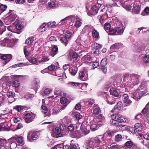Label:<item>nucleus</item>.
<instances>
[{
    "label": "nucleus",
    "instance_id": "obj_11",
    "mask_svg": "<svg viewBox=\"0 0 149 149\" xmlns=\"http://www.w3.org/2000/svg\"><path fill=\"white\" fill-rule=\"evenodd\" d=\"M123 104L122 102H118L112 110L111 112L114 113L115 112L116 113H118L119 110L123 109Z\"/></svg>",
    "mask_w": 149,
    "mask_h": 149
},
{
    "label": "nucleus",
    "instance_id": "obj_22",
    "mask_svg": "<svg viewBox=\"0 0 149 149\" xmlns=\"http://www.w3.org/2000/svg\"><path fill=\"white\" fill-rule=\"evenodd\" d=\"M140 9L141 8L140 6L137 5L135 6L132 9V14H139Z\"/></svg>",
    "mask_w": 149,
    "mask_h": 149
},
{
    "label": "nucleus",
    "instance_id": "obj_36",
    "mask_svg": "<svg viewBox=\"0 0 149 149\" xmlns=\"http://www.w3.org/2000/svg\"><path fill=\"white\" fill-rule=\"evenodd\" d=\"M58 128L62 131L63 133H64L67 129V126L65 124H63L60 125Z\"/></svg>",
    "mask_w": 149,
    "mask_h": 149
},
{
    "label": "nucleus",
    "instance_id": "obj_37",
    "mask_svg": "<svg viewBox=\"0 0 149 149\" xmlns=\"http://www.w3.org/2000/svg\"><path fill=\"white\" fill-rule=\"evenodd\" d=\"M7 38H5L3 40H0V46L4 47L7 45Z\"/></svg>",
    "mask_w": 149,
    "mask_h": 149
},
{
    "label": "nucleus",
    "instance_id": "obj_3",
    "mask_svg": "<svg viewBox=\"0 0 149 149\" xmlns=\"http://www.w3.org/2000/svg\"><path fill=\"white\" fill-rule=\"evenodd\" d=\"M91 34L93 37H98L99 35V32L91 25L85 26L81 33V36L82 34L84 35L82 36H86L90 37Z\"/></svg>",
    "mask_w": 149,
    "mask_h": 149
},
{
    "label": "nucleus",
    "instance_id": "obj_9",
    "mask_svg": "<svg viewBox=\"0 0 149 149\" xmlns=\"http://www.w3.org/2000/svg\"><path fill=\"white\" fill-rule=\"evenodd\" d=\"M107 58H104L102 59L100 63V70L105 74L107 72V68L106 66L107 64Z\"/></svg>",
    "mask_w": 149,
    "mask_h": 149
},
{
    "label": "nucleus",
    "instance_id": "obj_17",
    "mask_svg": "<svg viewBox=\"0 0 149 149\" xmlns=\"http://www.w3.org/2000/svg\"><path fill=\"white\" fill-rule=\"evenodd\" d=\"M139 91H140L139 89H137L135 91L131 93V97L133 98L134 99H137V100L138 99H140V96L139 95Z\"/></svg>",
    "mask_w": 149,
    "mask_h": 149
},
{
    "label": "nucleus",
    "instance_id": "obj_13",
    "mask_svg": "<svg viewBox=\"0 0 149 149\" xmlns=\"http://www.w3.org/2000/svg\"><path fill=\"white\" fill-rule=\"evenodd\" d=\"M35 117L34 114H32V116L30 113H27L24 116L25 121L26 123H28L32 121Z\"/></svg>",
    "mask_w": 149,
    "mask_h": 149
},
{
    "label": "nucleus",
    "instance_id": "obj_18",
    "mask_svg": "<svg viewBox=\"0 0 149 149\" xmlns=\"http://www.w3.org/2000/svg\"><path fill=\"white\" fill-rule=\"evenodd\" d=\"M40 82V80L39 79L36 78L34 79L32 85V87L33 89L36 90L39 88Z\"/></svg>",
    "mask_w": 149,
    "mask_h": 149
},
{
    "label": "nucleus",
    "instance_id": "obj_25",
    "mask_svg": "<svg viewBox=\"0 0 149 149\" xmlns=\"http://www.w3.org/2000/svg\"><path fill=\"white\" fill-rule=\"evenodd\" d=\"M48 111V109L47 107L45 106L42 105L41 106V111L44 113L45 114V115L47 116H49L51 113H47Z\"/></svg>",
    "mask_w": 149,
    "mask_h": 149
},
{
    "label": "nucleus",
    "instance_id": "obj_40",
    "mask_svg": "<svg viewBox=\"0 0 149 149\" xmlns=\"http://www.w3.org/2000/svg\"><path fill=\"white\" fill-rule=\"evenodd\" d=\"M7 6L1 4L0 5V15L1 14L7 9Z\"/></svg>",
    "mask_w": 149,
    "mask_h": 149
},
{
    "label": "nucleus",
    "instance_id": "obj_16",
    "mask_svg": "<svg viewBox=\"0 0 149 149\" xmlns=\"http://www.w3.org/2000/svg\"><path fill=\"white\" fill-rule=\"evenodd\" d=\"M17 40V39H16L15 38L11 39V38H7V46L8 47H13Z\"/></svg>",
    "mask_w": 149,
    "mask_h": 149
},
{
    "label": "nucleus",
    "instance_id": "obj_41",
    "mask_svg": "<svg viewBox=\"0 0 149 149\" xmlns=\"http://www.w3.org/2000/svg\"><path fill=\"white\" fill-rule=\"evenodd\" d=\"M97 121L100 122H103L105 121V118L102 114H100L97 116Z\"/></svg>",
    "mask_w": 149,
    "mask_h": 149
},
{
    "label": "nucleus",
    "instance_id": "obj_27",
    "mask_svg": "<svg viewBox=\"0 0 149 149\" xmlns=\"http://www.w3.org/2000/svg\"><path fill=\"white\" fill-rule=\"evenodd\" d=\"M75 17L73 15L68 16V17H66L64 19H62L61 20V23L60 24L61 25V24H64L65 23V20H68L69 19H71V21H74L75 19Z\"/></svg>",
    "mask_w": 149,
    "mask_h": 149
},
{
    "label": "nucleus",
    "instance_id": "obj_6",
    "mask_svg": "<svg viewBox=\"0 0 149 149\" xmlns=\"http://www.w3.org/2000/svg\"><path fill=\"white\" fill-rule=\"evenodd\" d=\"M100 4H97L93 6L91 10L87 13L89 16L92 17L96 15L98 12Z\"/></svg>",
    "mask_w": 149,
    "mask_h": 149
},
{
    "label": "nucleus",
    "instance_id": "obj_42",
    "mask_svg": "<svg viewBox=\"0 0 149 149\" xmlns=\"http://www.w3.org/2000/svg\"><path fill=\"white\" fill-rule=\"evenodd\" d=\"M59 109L56 107L54 108L52 110V113L53 115H57L59 113Z\"/></svg>",
    "mask_w": 149,
    "mask_h": 149
},
{
    "label": "nucleus",
    "instance_id": "obj_5",
    "mask_svg": "<svg viewBox=\"0 0 149 149\" xmlns=\"http://www.w3.org/2000/svg\"><path fill=\"white\" fill-rule=\"evenodd\" d=\"M11 140L13 141H15L18 146H22L24 143V141L23 137L22 136L15 135L11 138Z\"/></svg>",
    "mask_w": 149,
    "mask_h": 149
},
{
    "label": "nucleus",
    "instance_id": "obj_29",
    "mask_svg": "<svg viewBox=\"0 0 149 149\" xmlns=\"http://www.w3.org/2000/svg\"><path fill=\"white\" fill-rule=\"evenodd\" d=\"M7 95L9 98H12V101L10 102L12 103L15 101V98L14 97L15 96V94L13 92L10 91L8 92L7 93Z\"/></svg>",
    "mask_w": 149,
    "mask_h": 149
},
{
    "label": "nucleus",
    "instance_id": "obj_8",
    "mask_svg": "<svg viewBox=\"0 0 149 149\" xmlns=\"http://www.w3.org/2000/svg\"><path fill=\"white\" fill-rule=\"evenodd\" d=\"M0 57L3 60L2 62L5 65L12 59V55L10 54H3Z\"/></svg>",
    "mask_w": 149,
    "mask_h": 149
},
{
    "label": "nucleus",
    "instance_id": "obj_48",
    "mask_svg": "<svg viewBox=\"0 0 149 149\" xmlns=\"http://www.w3.org/2000/svg\"><path fill=\"white\" fill-rule=\"evenodd\" d=\"M12 86L15 88H17L19 85V81L17 80H15L13 81L12 83Z\"/></svg>",
    "mask_w": 149,
    "mask_h": 149
},
{
    "label": "nucleus",
    "instance_id": "obj_55",
    "mask_svg": "<svg viewBox=\"0 0 149 149\" xmlns=\"http://www.w3.org/2000/svg\"><path fill=\"white\" fill-rule=\"evenodd\" d=\"M122 136L119 134H118L116 135L115 136V139L116 140L118 141H119L122 139Z\"/></svg>",
    "mask_w": 149,
    "mask_h": 149
},
{
    "label": "nucleus",
    "instance_id": "obj_15",
    "mask_svg": "<svg viewBox=\"0 0 149 149\" xmlns=\"http://www.w3.org/2000/svg\"><path fill=\"white\" fill-rule=\"evenodd\" d=\"M123 101L126 106L130 105L132 102L129 99L128 95L127 94H124L123 95Z\"/></svg>",
    "mask_w": 149,
    "mask_h": 149
},
{
    "label": "nucleus",
    "instance_id": "obj_32",
    "mask_svg": "<svg viewBox=\"0 0 149 149\" xmlns=\"http://www.w3.org/2000/svg\"><path fill=\"white\" fill-rule=\"evenodd\" d=\"M146 46L143 44L139 45L135 47L136 52H140L141 50H143Z\"/></svg>",
    "mask_w": 149,
    "mask_h": 149
},
{
    "label": "nucleus",
    "instance_id": "obj_35",
    "mask_svg": "<svg viewBox=\"0 0 149 149\" xmlns=\"http://www.w3.org/2000/svg\"><path fill=\"white\" fill-rule=\"evenodd\" d=\"M9 13H10L9 16L10 18H12V20H14L17 17V15L15 13L14 11L10 10V12L9 13Z\"/></svg>",
    "mask_w": 149,
    "mask_h": 149
},
{
    "label": "nucleus",
    "instance_id": "obj_30",
    "mask_svg": "<svg viewBox=\"0 0 149 149\" xmlns=\"http://www.w3.org/2000/svg\"><path fill=\"white\" fill-rule=\"evenodd\" d=\"M57 47L56 46H53L52 48V52H51V55L54 56L58 52Z\"/></svg>",
    "mask_w": 149,
    "mask_h": 149
},
{
    "label": "nucleus",
    "instance_id": "obj_26",
    "mask_svg": "<svg viewBox=\"0 0 149 149\" xmlns=\"http://www.w3.org/2000/svg\"><path fill=\"white\" fill-rule=\"evenodd\" d=\"M116 35H121L124 32V29L123 27L119 26L117 27L115 29Z\"/></svg>",
    "mask_w": 149,
    "mask_h": 149
},
{
    "label": "nucleus",
    "instance_id": "obj_62",
    "mask_svg": "<svg viewBox=\"0 0 149 149\" xmlns=\"http://www.w3.org/2000/svg\"><path fill=\"white\" fill-rule=\"evenodd\" d=\"M69 71L70 73L73 76L75 75L77 72L76 70L72 69H69Z\"/></svg>",
    "mask_w": 149,
    "mask_h": 149
},
{
    "label": "nucleus",
    "instance_id": "obj_24",
    "mask_svg": "<svg viewBox=\"0 0 149 149\" xmlns=\"http://www.w3.org/2000/svg\"><path fill=\"white\" fill-rule=\"evenodd\" d=\"M101 112L100 109L97 104H94L93 109V113L94 114L97 115Z\"/></svg>",
    "mask_w": 149,
    "mask_h": 149
},
{
    "label": "nucleus",
    "instance_id": "obj_12",
    "mask_svg": "<svg viewBox=\"0 0 149 149\" xmlns=\"http://www.w3.org/2000/svg\"><path fill=\"white\" fill-rule=\"evenodd\" d=\"M109 91L111 95L117 97H120L122 94V93L118 92L114 88H111Z\"/></svg>",
    "mask_w": 149,
    "mask_h": 149
},
{
    "label": "nucleus",
    "instance_id": "obj_64",
    "mask_svg": "<svg viewBox=\"0 0 149 149\" xmlns=\"http://www.w3.org/2000/svg\"><path fill=\"white\" fill-rule=\"evenodd\" d=\"M74 116L76 119L78 120H80L82 117V116L80 115V113H77L75 114Z\"/></svg>",
    "mask_w": 149,
    "mask_h": 149
},
{
    "label": "nucleus",
    "instance_id": "obj_51",
    "mask_svg": "<svg viewBox=\"0 0 149 149\" xmlns=\"http://www.w3.org/2000/svg\"><path fill=\"white\" fill-rule=\"evenodd\" d=\"M29 61L33 64H36L37 63L38 60L36 58L32 57L31 58H30Z\"/></svg>",
    "mask_w": 149,
    "mask_h": 149
},
{
    "label": "nucleus",
    "instance_id": "obj_2",
    "mask_svg": "<svg viewBox=\"0 0 149 149\" xmlns=\"http://www.w3.org/2000/svg\"><path fill=\"white\" fill-rule=\"evenodd\" d=\"M123 80L124 81H125L131 87L135 85H137L139 84L141 79L140 75L136 74H124Z\"/></svg>",
    "mask_w": 149,
    "mask_h": 149
},
{
    "label": "nucleus",
    "instance_id": "obj_38",
    "mask_svg": "<svg viewBox=\"0 0 149 149\" xmlns=\"http://www.w3.org/2000/svg\"><path fill=\"white\" fill-rule=\"evenodd\" d=\"M75 134L77 137L78 138H80L84 136V134H83L81 130L79 131H75Z\"/></svg>",
    "mask_w": 149,
    "mask_h": 149
},
{
    "label": "nucleus",
    "instance_id": "obj_19",
    "mask_svg": "<svg viewBox=\"0 0 149 149\" xmlns=\"http://www.w3.org/2000/svg\"><path fill=\"white\" fill-rule=\"evenodd\" d=\"M27 138L29 139H31L33 140H36L38 138V136L35 133L29 132L28 134Z\"/></svg>",
    "mask_w": 149,
    "mask_h": 149
},
{
    "label": "nucleus",
    "instance_id": "obj_52",
    "mask_svg": "<svg viewBox=\"0 0 149 149\" xmlns=\"http://www.w3.org/2000/svg\"><path fill=\"white\" fill-rule=\"evenodd\" d=\"M110 146L111 149H118V145L115 143L111 144Z\"/></svg>",
    "mask_w": 149,
    "mask_h": 149
},
{
    "label": "nucleus",
    "instance_id": "obj_39",
    "mask_svg": "<svg viewBox=\"0 0 149 149\" xmlns=\"http://www.w3.org/2000/svg\"><path fill=\"white\" fill-rule=\"evenodd\" d=\"M47 27L50 28H54L56 25V23L54 22H53L52 23L49 22L47 23Z\"/></svg>",
    "mask_w": 149,
    "mask_h": 149
},
{
    "label": "nucleus",
    "instance_id": "obj_61",
    "mask_svg": "<svg viewBox=\"0 0 149 149\" xmlns=\"http://www.w3.org/2000/svg\"><path fill=\"white\" fill-rule=\"evenodd\" d=\"M67 99L66 97H63L61 99L60 102L62 104H64L67 102Z\"/></svg>",
    "mask_w": 149,
    "mask_h": 149
},
{
    "label": "nucleus",
    "instance_id": "obj_56",
    "mask_svg": "<svg viewBox=\"0 0 149 149\" xmlns=\"http://www.w3.org/2000/svg\"><path fill=\"white\" fill-rule=\"evenodd\" d=\"M70 56H72L73 58H77L78 57V54L74 52H72L71 53H70Z\"/></svg>",
    "mask_w": 149,
    "mask_h": 149
},
{
    "label": "nucleus",
    "instance_id": "obj_45",
    "mask_svg": "<svg viewBox=\"0 0 149 149\" xmlns=\"http://www.w3.org/2000/svg\"><path fill=\"white\" fill-rule=\"evenodd\" d=\"M133 144V143L131 141H128L125 144V146L128 148H130Z\"/></svg>",
    "mask_w": 149,
    "mask_h": 149
},
{
    "label": "nucleus",
    "instance_id": "obj_28",
    "mask_svg": "<svg viewBox=\"0 0 149 149\" xmlns=\"http://www.w3.org/2000/svg\"><path fill=\"white\" fill-rule=\"evenodd\" d=\"M115 86L114 84H113L112 83L108 82L104 86V89L105 91H107L109 88H113Z\"/></svg>",
    "mask_w": 149,
    "mask_h": 149
},
{
    "label": "nucleus",
    "instance_id": "obj_31",
    "mask_svg": "<svg viewBox=\"0 0 149 149\" xmlns=\"http://www.w3.org/2000/svg\"><path fill=\"white\" fill-rule=\"evenodd\" d=\"M85 73L84 71L81 70L79 72L78 77L80 80L84 81L86 80V79L85 78Z\"/></svg>",
    "mask_w": 149,
    "mask_h": 149
},
{
    "label": "nucleus",
    "instance_id": "obj_46",
    "mask_svg": "<svg viewBox=\"0 0 149 149\" xmlns=\"http://www.w3.org/2000/svg\"><path fill=\"white\" fill-rule=\"evenodd\" d=\"M109 35H116V29H110L109 30Z\"/></svg>",
    "mask_w": 149,
    "mask_h": 149
},
{
    "label": "nucleus",
    "instance_id": "obj_59",
    "mask_svg": "<svg viewBox=\"0 0 149 149\" xmlns=\"http://www.w3.org/2000/svg\"><path fill=\"white\" fill-rule=\"evenodd\" d=\"M52 90L49 88H46L44 91V93L46 95H49Z\"/></svg>",
    "mask_w": 149,
    "mask_h": 149
},
{
    "label": "nucleus",
    "instance_id": "obj_33",
    "mask_svg": "<svg viewBox=\"0 0 149 149\" xmlns=\"http://www.w3.org/2000/svg\"><path fill=\"white\" fill-rule=\"evenodd\" d=\"M141 112L143 114H145L147 113L149 115V102L142 110Z\"/></svg>",
    "mask_w": 149,
    "mask_h": 149
},
{
    "label": "nucleus",
    "instance_id": "obj_63",
    "mask_svg": "<svg viewBox=\"0 0 149 149\" xmlns=\"http://www.w3.org/2000/svg\"><path fill=\"white\" fill-rule=\"evenodd\" d=\"M101 46L99 44H97L96 42L94 43V48L96 49H99L101 47Z\"/></svg>",
    "mask_w": 149,
    "mask_h": 149
},
{
    "label": "nucleus",
    "instance_id": "obj_21",
    "mask_svg": "<svg viewBox=\"0 0 149 149\" xmlns=\"http://www.w3.org/2000/svg\"><path fill=\"white\" fill-rule=\"evenodd\" d=\"M47 23H43L38 29V31L40 32L45 31L47 29Z\"/></svg>",
    "mask_w": 149,
    "mask_h": 149
},
{
    "label": "nucleus",
    "instance_id": "obj_60",
    "mask_svg": "<svg viewBox=\"0 0 149 149\" xmlns=\"http://www.w3.org/2000/svg\"><path fill=\"white\" fill-rule=\"evenodd\" d=\"M9 127H3L0 125V131H9L10 130Z\"/></svg>",
    "mask_w": 149,
    "mask_h": 149
},
{
    "label": "nucleus",
    "instance_id": "obj_50",
    "mask_svg": "<svg viewBox=\"0 0 149 149\" xmlns=\"http://www.w3.org/2000/svg\"><path fill=\"white\" fill-rule=\"evenodd\" d=\"M33 38H28L25 41V43L27 45H30L33 40Z\"/></svg>",
    "mask_w": 149,
    "mask_h": 149
},
{
    "label": "nucleus",
    "instance_id": "obj_47",
    "mask_svg": "<svg viewBox=\"0 0 149 149\" xmlns=\"http://www.w3.org/2000/svg\"><path fill=\"white\" fill-rule=\"evenodd\" d=\"M98 129V126L95 124L91 125L90 127L91 130L92 131H94Z\"/></svg>",
    "mask_w": 149,
    "mask_h": 149
},
{
    "label": "nucleus",
    "instance_id": "obj_49",
    "mask_svg": "<svg viewBox=\"0 0 149 149\" xmlns=\"http://www.w3.org/2000/svg\"><path fill=\"white\" fill-rule=\"evenodd\" d=\"M63 124H68L70 122L69 119L68 118V117H65L63 120Z\"/></svg>",
    "mask_w": 149,
    "mask_h": 149
},
{
    "label": "nucleus",
    "instance_id": "obj_7",
    "mask_svg": "<svg viewBox=\"0 0 149 149\" xmlns=\"http://www.w3.org/2000/svg\"><path fill=\"white\" fill-rule=\"evenodd\" d=\"M66 85L68 86L69 87H71L72 86H81V89L85 90L88 84L87 83L83 84L81 83H77L75 82H70L66 83Z\"/></svg>",
    "mask_w": 149,
    "mask_h": 149
},
{
    "label": "nucleus",
    "instance_id": "obj_43",
    "mask_svg": "<svg viewBox=\"0 0 149 149\" xmlns=\"http://www.w3.org/2000/svg\"><path fill=\"white\" fill-rule=\"evenodd\" d=\"M126 1L124 2V3L122 5L123 7L127 11H130L131 10L132 6L130 5H126L125 3Z\"/></svg>",
    "mask_w": 149,
    "mask_h": 149
},
{
    "label": "nucleus",
    "instance_id": "obj_57",
    "mask_svg": "<svg viewBox=\"0 0 149 149\" xmlns=\"http://www.w3.org/2000/svg\"><path fill=\"white\" fill-rule=\"evenodd\" d=\"M143 61L146 63H149V56L146 55L143 57Z\"/></svg>",
    "mask_w": 149,
    "mask_h": 149
},
{
    "label": "nucleus",
    "instance_id": "obj_20",
    "mask_svg": "<svg viewBox=\"0 0 149 149\" xmlns=\"http://www.w3.org/2000/svg\"><path fill=\"white\" fill-rule=\"evenodd\" d=\"M120 47V44L118 43H115L112 45L110 49V51L111 52H116Z\"/></svg>",
    "mask_w": 149,
    "mask_h": 149
},
{
    "label": "nucleus",
    "instance_id": "obj_23",
    "mask_svg": "<svg viewBox=\"0 0 149 149\" xmlns=\"http://www.w3.org/2000/svg\"><path fill=\"white\" fill-rule=\"evenodd\" d=\"M84 124L83 123L81 124L80 129H81L83 134H84V136L88 134L89 132V130H88L84 126Z\"/></svg>",
    "mask_w": 149,
    "mask_h": 149
},
{
    "label": "nucleus",
    "instance_id": "obj_58",
    "mask_svg": "<svg viewBox=\"0 0 149 149\" xmlns=\"http://www.w3.org/2000/svg\"><path fill=\"white\" fill-rule=\"evenodd\" d=\"M110 28L111 24L107 22L104 24V28L106 30H109L111 29Z\"/></svg>",
    "mask_w": 149,
    "mask_h": 149
},
{
    "label": "nucleus",
    "instance_id": "obj_4",
    "mask_svg": "<svg viewBox=\"0 0 149 149\" xmlns=\"http://www.w3.org/2000/svg\"><path fill=\"white\" fill-rule=\"evenodd\" d=\"M10 143H8L5 140L2 139L0 138V149H6V146H9L10 149H13L16 148L17 146H19L15 141H13L9 139Z\"/></svg>",
    "mask_w": 149,
    "mask_h": 149
},
{
    "label": "nucleus",
    "instance_id": "obj_1",
    "mask_svg": "<svg viewBox=\"0 0 149 149\" xmlns=\"http://www.w3.org/2000/svg\"><path fill=\"white\" fill-rule=\"evenodd\" d=\"M111 123L115 126L117 129L120 130L126 129L125 125L123 124L122 122L128 123L129 121V119L120 114H113L111 116Z\"/></svg>",
    "mask_w": 149,
    "mask_h": 149
},
{
    "label": "nucleus",
    "instance_id": "obj_34",
    "mask_svg": "<svg viewBox=\"0 0 149 149\" xmlns=\"http://www.w3.org/2000/svg\"><path fill=\"white\" fill-rule=\"evenodd\" d=\"M83 61L85 62H87L88 61H91L92 60V58L91 56L89 55H87L84 56L82 58Z\"/></svg>",
    "mask_w": 149,
    "mask_h": 149
},
{
    "label": "nucleus",
    "instance_id": "obj_53",
    "mask_svg": "<svg viewBox=\"0 0 149 149\" xmlns=\"http://www.w3.org/2000/svg\"><path fill=\"white\" fill-rule=\"evenodd\" d=\"M13 120L15 123H17L18 122H21L22 120L19 117H14L13 118Z\"/></svg>",
    "mask_w": 149,
    "mask_h": 149
},
{
    "label": "nucleus",
    "instance_id": "obj_14",
    "mask_svg": "<svg viewBox=\"0 0 149 149\" xmlns=\"http://www.w3.org/2000/svg\"><path fill=\"white\" fill-rule=\"evenodd\" d=\"M105 97H106V101L108 104H112L115 103L116 102L115 99L113 98L112 95H109L105 93Z\"/></svg>",
    "mask_w": 149,
    "mask_h": 149
},
{
    "label": "nucleus",
    "instance_id": "obj_44",
    "mask_svg": "<svg viewBox=\"0 0 149 149\" xmlns=\"http://www.w3.org/2000/svg\"><path fill=\"white\" fill-rule=\"evenodd\" d=\"M70 38H61L60 40L61 42L64 43L65 46H66L68 44V39Z\"/></svg>",
    "mask_w": 149,
    "mask_h": 149
},
{
    "label": "nucleus",
    "instance_id": "obj_54",
    "mask_svg": "<svg viewBox=\"0 0 149 149\" xmlns=\"http://www.w3.org/2000/svg\"><path fill=\"white\" fill-rule=\"evenodd\" d=\"M90 63H93L92 65V66L94 68H97L99 65V63L97 62H93L91 61L89 62Z\"/></svg>",
    "mask_w": 149,
    "mask_h": 149
},
{
    "label": "nucleus",
    "instance_id": "obj_10",
    "mask_svg": "<svg viewBox=\"0 0 149 149\" xmlns=\"http://www.w3.org/2000/svg\"><path fill=\"white\" fill-rule=\"evenodd\" d=\"M63 133L59 128L56 127L53 129V133L52 134V136L55 138L61 137L63 136Z\"/></svg>",
    "mask_w": 149,
    "mask_h": 149
}]
</instances>
